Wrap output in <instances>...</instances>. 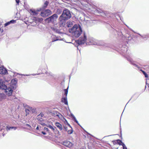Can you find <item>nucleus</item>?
<instances>
[{"label": "nucleus", "instance_id": "nucleus-38", "mask_svg": "<svg viewBox=\"0 0 149 149\" xmlns=\"http://www.w3.org/2000/svg\"><path fill=\"white\" fill-rule=\"evenodd\" d=\"M44 130L47 131H49V130L48 129V128L45 127L44 128Z\"/></svg>", "mask_w": 149, "mask_h": 149}, {"label": "nucleus", "instance_id": "nucleus-29", "mask_svg": "<svg viewBox=\"0 0 149 149\" xmlns=\"http://www.w3.org/2000/svg\"><path fill=\"white\" fill-rule=\"evenodd\" d=\"M141 71H142L143 74L145 76V77L146 78H148V74L146 73V72L145 71L143 70H141Z\"/></svg>", "mask_w": 149, "mask_h": 149}, {"label": "nucleus", "instance_id": "nucleus-31", "mask_svg": "<svg viewBox=\"0 0 149 149\" xmlns=\"http://www.w3.org/2000/svg\"><path fill=\"white\" fill-rule=\"evenodd\" d=\"M61 102H62L64 103L65 104V97H63L61 100Z\"/></svg>", "mask_w": 149, "mask_h": 149}, {"label": "nucleus", "instance_id": "nucleus-58", "mask_svg": "<svg viewBox=\"0 0 149 149\" xmlns=\"http://www.w3.org/2000/svg\"><path fill=\"white\" fill-rule=\"evenodd\" d=\"M65 3H69L68 2H65Z\"/></svg>", "mask_w": 149, "mask_h": 149}, {"label": "nucleus", "instance_id": "nucleus-15", "mask_svg": "<svg viewBox=\"0 0 149 149\" xmlns=\"http://www.w3.org/2000/svg\"><path fill=\"white\" fill-rule=\"evenodd\" d=\"M121 52L123 53H126L127 51V47L125 45L122 46L120 49Z\"/></svg>", "mask_w": 149, "mask_h": 149}, {"label": "nucleus", "instance_id": "nucleus-56", "mask_svg": "<svg viewBox=\"0 0 149 149\" xmlns=\"http://www.w3.org/2000/svg\"><path fill=\"white\" fill-rule=\"evenodd\" d=\"M67 42V43H69L68 42ZM69 43H71V42H69Z\"/></svg>", "mask_w": 149, "mask_h": 149}, {"label": "nucleus", "instance_id": "nucleus-16", "mask_svg": "<svg viewBox=\"0 0 149 149\" xmlns=\"http://www.w3.org/2000/svg\"><path fill=\"white\" fill-rule=\"evenodd\" d=\"M72 145L73 144L71 142L68 141H66V147L70 148L72 147Z\"/></svg>", "mask_w": 149, "mask_h": 149}, {"label": "nucleus", "instance_id": "nucleus-5", "mask_svg": "<svg viewBox=\"0 0 149 149\" xmlns=\"http://www.w3.org/2000/svg\"><path fill=\"white\" fill-rule=\"evenodd\" d=\"M65 10H64L63 13L59 18V23L61 26H64L65 25V13L64 11Z\"/></svg>", "mask_w": 149, "mask_h": 149}, {"label": "nucleus", "instance_id": "nucleus-25", "mask_svg": "<svg viewBox=\"0 0 149 149\" xmlns=\"http://www.w3.org/2000/svg\"><path fill=\"white\" fill-rule=\"evenodd\" d=\"M17 84V79H13L11 81V82L10 83V84Z\"/></svg>", "mask_w": 149, "mask_h": 149}, {"label": "nucleus", "instance_id": "nucleus-13", "mask_svg": "<svg viewBox=\"0 0 149 149\" xmlns=\"http://www.w3.org/2000/svg\"><path fill=\"white\" fill-rule=\"evenodd\" d=\"M7 72V70L5 68L3 67H0V74H5Z\"/></svg>", "mask_w": 149, "mask_h": 149}, {"label": "nucleus", "instance_id": "nucleus-43", "mask_svg": "<svg viewBox=\"0 0 149 149\" xmlns=\"http://www.w3.org/2000/svg\"><path fill=\"white\" fill-rule=\"evenodd\" d=\"M42 133L44 135H45L46 134V133H45V132H42Z\"/></svg>", "mask_w": 149, "mask_h": 149}, {"label": "nucleus", "instance_id": "nucleus-6", "mask_svg": "<svg viewBox=\"0 0 149 149\" xmlns=\"http://www.w3.org/2000/svg\"><path fill=\"white\" fill-rule=\"evenodd\" d=\"M52 14L51 11L49 9L45 10L41 12L40 15L43 17H45Z\"/></svg>", "mask_w": 149, "mask_h": 149}, {"label": "nucleus", "instance_id": "nucleus-50", "mask_svg": "<svg viewBox=\"0 0 149 149\" xmlns=\"http://www.w3.org/2000/svg\"><path fill=\"white\" fill-rule=\"evenodd\" d=\"M70 1V0H66V1Z\"/></svg>", "mask_w": 149, "mask_h": 149}, {"label": "nucleus", "instance_id": "nucleus-14", "mask_svg": "<svg viewBox=\"0 0 149 149\" xmlns=\"http://www.w3.org/2000/svg\"><path fill=\"white\" fill-rule=\"evenodd\" d=\"M117 142L120 145H121L123 146V149H127L125 145L123 143L121 140L118 139L117 140Z\"/></svg>", "mask_w": 149, "mask_h": 149}, {"label": "nucleus", "instance_id": "nucleus-22", "mask_svg": "<svg viewBox=\"0 0 149 149\" xmlns=\"http://www.w3.org/2000/svg\"><path fill=\"white\" fill-rule=\"evenodd\" d=\"M127 60L130 61V63L132 64V65L135 66L136 67H138V65L135 63H134L132 59H130V58H128L127 59Z\"/></svg>", "mask_w": 149, "mask_h": 149}, {"label": "nucleus", "instance_id": "nucleus-23", "mask_svg": "<svg viewBox=\"0 0 149 149\" xmlns=\"http://www.w3.org/2000/svg\"><path fill=\"white\" fill-rule=\"evenodd\" d=\"M10 87L9 88H10L12 90V89H15L17 87V84H10Z\"/></svg>", "mask_w": 149, "mask_h": 149}, {"label": "nucleus", "instance_id": "nucleus-21", "mask_svg": "<svg viewBox=\"0 0 149 149\" xmlns=\"http://www.w3.org/2000/svg\"><path fill=\"white\" fill-rule=\"evenodd\" d=\"M6 97V96L4 94L0 93V100L5 99Z\"/></svg>", "mask_w": 149, "mask_h": 149}, {"label": "nucleus", "instance_id": "nucleus-35", "mask_svg": "<svg viewBox=\"0 0 149 149\" xmlns=\"http://www.w3.org/2000/svg\"><path fill=\"white\" fill-rule=\"evenodd\" d=\"M44 116V114L43 113H40V114L38 116V117H39L40 116L41 117H43Z\"/></svg>", "mask_w": 149, "mask_h": 149}, {"label": "nucleus", "instance_id": "nucleus-48", "mask_svg": "<svg viewBox=\"0 0 149 149\" xmlns=\"http://www.w3.org/2000/svg\"><path fill=\"white\" fill-rule=\"evenodd\" d=\"M80 149H85V148L84 147H81Z\"/></svg>", "mask_w": 149, "mask_h": 149}, {"label": "nucleus", "instance_id": "nucleus-10", "mask_svg": "<svg viewBox=\"0 0 149 149\" xmlns=\"http://www.w3.org/2000/svg\"><path fill=\"white\" fill-rule=\"evenodd\" d=\"M53 116L54 117L57 118H58L61 119H62L63 118V116L58 112L56 111H53Z\"/></svg>", "mask_w": 149, "mask_h": 149}, {"label": "nucleus", "instance_id": "nucleus-51", "mask_svg": "<svg viewBox=\"0 0 149 149\" xmlns=\"http://www.w3.org/2000/svg\"><path fill=\"white\" fill-rule=\"evenodd\" d=\"M64 95H65V89L64 90Z\"/></svg>", "mask_w": 149, "mask_h": 149}, {"label": "nucleus", "instance_id": "nucleus-36", "mask_svg": "<svg viewBox=\"0 0 149 149\" xmlns=\"http://www.w3.org/2000/svg\"><path fill=\"white\" fill-rule=\"evenodd\" d=\"M68 87H69V86H68V87L67 89H66V97L67 96V95Z\"/></svg>", "mask_w": 149, "mask_h": 149}, {"label": "nucleus", "instance_id": "nucleus-17", "mask_svg": "<svg viewBox=\"0 0 149 149\" xmlns=\"http://www.w3.org/2000/svg\"><path fill=\"white\" fill-rule=\"evenodd\" d=\"M70 114V116L72 118L73 120L78 125H79L80 126V124H79L77 120L76 119V118L74 116V115L72 113H71Z\"/></svg>", "mask_w": 149, "mask_h": 149}, {"label": "nucleus", "instance_id": "nucleus-41", "mask_svg": "<svg viewBox=\"0 0 149 149\" xmlns=\"http://www.w3.org/2000/svg\"><path fill=\"white\" fill-rule=\"evenodd\" d=\"M117 15V16L118 17H119V18H120V19L122 21V18H121V17L120 16H118V15Z\"/></svg>", "mask_w": 149, "mask_h": 149}, {"label": "nucleus", "instance_id": "nucleus-7", "mask_svg": "<svg viewBox=\"0 0 149 149\" xmlns=\"http://www.w3.org/2000/svg\"><path fill=\"white\" fill-rule=\"evenodd\" d=\"M58 16L56 14H54L49 17L47 18L45 21L48 23L54 21V20L56 19Z\"/></svg>", "mask_w": 149, "mask_h": 149}, {"label": "nucleus", "instance_id": "nucleus-40", "mask_svg": "<svg viewBox=\"0 0 149 149\" xmlns=\"http://www.w3.org/2000/svg\"><path fill=\"white\" fill-rule=\"evenodd\" d=\"M41 125L43 126H47V125L46 124H45V123H42V124H41Z\"/></svg>", "mask_w": 149, "mask_h": 149}, {"label": "nucleus", "instance_id": "nucleus-19", "mask_svg": "<svg viewBox=\"0 0 149 149\" xmlns=\"http://www.w3.org/2000/svg\"><path fill=\"white\" fill-rule=\"evenodd\" d=\"M67 123V124H68V125L70 127V128H71V129H70L69 130H68V131H67V132H68V134H71L72 133V132H73V130H72V127H71L70 126V124H69L68 123V122L67 121V120H66V123Z\"/></svg>", "mask_w": 149, "mask_h": 149}, {"label": "nucleus", "instance_id": "nucleus-26", "mask_svg": "<svg viewBox=\"0 0 149 149\" xmlns=\"http://www.w3.org/2000/svg\"><path fill=\"white\" fill-rule=\"evenodd\" d=\"M138 34L139 35L141 36V37L143 39H147V38L148 37V35H145L142 36L139 33Z\"/></svg>", "mask_w": 149, "mask_h": 149}, {"label": "nucleus", "instance_id": "nucleus-45", "mask_svg": "<svg viewBox=\"0 0 149 149\" xmlns=\"http://www.w3.org/2000/svg\"><path fill=\"white\" fill-rule=\"evenodd\" d=\"M58 40V39H56V40H53L52 41H53V42L55 41H56V40Z\"/></svg>", "mask_w": 149, "mask_h": 149}, {"label": "nucleus", "instance_id": "nucleus-61", "mask_svg": "<svg viewBox=\"0 0 149 149\" xmlns=\"http://www.w3.org/2000/svg\"><path fill=\"white\" fill-rule=\"evenodd\" d=\"M129 102V101H128V102H127V104L128 103V102Z\"/></svg>", "mask_w": 149, "mask_h": 149}, {"label": "nucleus", "instance_id": "nucleus-24", "mask_svg": "<svg viewBox=\"0 0 149 149\" xmlns=\"http://www.w3.org/2000/svg\"><path fill=\"white\" fill-rule=\"evenodd\" d=\"M15 22V20H12L10 22H9L6 23L5 24L4 26H8L11 23H14Z\"/></svg>", "mask_w": 149, "mask_h": 149}, {"label": "nucleus", "instance_id": "nucleus-33", "mask_svg": "<svg viewBox=\"0 0 149 149\" xmlns=\"http://www.w3.org/2000/svg\"><path fill=\"white\" fill-rule=\"evenodd\" d=\"M25 112L26 114V116H27V114H28L30 112V111L28 109H26L25 110Z\"/></svg>", "mask_w": 149, "mask_h": 149}, {"label": "nucleus", "instance_id": "nucleus-30", "mask_svg": "<svg viewBox=\"0 0 149 149\" xmlns=\"http://www.w3.org/2000/svg\"><path fill=\"white\" fill-rule=\"evenodd\" d=\"M17 128L15 127H7V130H10V129H13L14 130H16Z\"/></svg>", "mask_w": 149, "mask_h": 149}, {"label": "nucleus", "instance_id": "nucleus-37", "mask_svg": "<svg viewBox=\"0 0 149 149\" xmlns=\"http://www.w3.org/2000/svg\"><path fill=\"white\" fill-rule=\"evenodd\" d=\"M43 20V18H39V22H41Z\"/></svg>", "mask_w": 149, "mask_h": 149}, {"label": "nucleus", "instance_id": "nucleus-54", "mask_svg": "<svg viewBox=\"0 0 149 149\" xmlns=\"http://www.w3.org/2000/svg\"><path fill=\"white\" fill-rule=\"evenodd\" d=\"M5 135V134H3V136H4V135Z\"/></svg>", "mask_w": 149, "mask_h": 149}, {"label": "nucleus", "instance_id": "nucleus-63", "mask_svg": "<svg viewBox=\"0 0 149 149\" xmlns=\"http://www.w3.org/2000/svg\"><path fill=\"white\" fill-rule=\"evenodd\" d=\"M129 102V101H128V102H127V104L128 103V102Z\"/></svg>", "mask_w": 149, "mask_h": 149}, {"label": "nucleus", "instance_id": "nucleus-55", "mask_svg": "<svg viewBox=\"0 0 149 149\" xmlns=\"http://www.w3.org/2000/svg\"><path fill=\"white\" fill-rule=\"evenodd\" d=\"M65 130H66V131H67V128L66 127Z\"/></svg>", "mask_w": 149, "mask_h": 149}, {"label": "nucleus", "instance_id": "nucleus-42", "mask_svg": "<svg viewBox=\"0 0 149 149\" xmlns=\"http://www.w3.org/2000/svg\"><path fill=\"white\" fill-rule=\"evenodd\" d=\"M16 1L17 3L18 4L19 3V0H15Z\"/></svg>", "mask_w": 149, "mask_h": 149}, {"label": "nucleus", "instance_id": "nucleus-60", "mask_svg": "<svg viewBox=\"0 0 149 149\" xmlns=\"http://www.w3.org/2000/svg\"><path fill=\"white\" fill-rule=\"evenodd\" d=\"M129 102V101H128V102H127V104L128 103V102Z\"/></svg>", "mask_w": 149, "mask_h": 149}, {"label": "nucleus", "instance_id": "nucleus-57", "mask_svg": "<svg viewBox=\"0 0 149 149\" xmlns=\"http://www.w3.org/2000/svg\"><path fill=\"white\" fill-rule=\"evenodd\" d=\"M68 109H69V111H70V109H69V108H68Z\"/></svg>", "mask_w": 149, "mask_h": 149}, {"label": "nucleus", "instance_id": "nucleus-62", "mask_svg": "<svg viewBox=\"0 0 149 149\" xmlns=\"http://www.w3.org/2000/svg\"><path fill=\"white\" fill-rule=\"evenodd\" d=\"M129 102V101H128V102H127V104L128 103V102Z\"/></svg>", "mask_w": 149, "mask_h": 149}, {"label": "nucleus", "instance_id": "nucleus-34", "mask_svg": "<svg viewBox=\"0 0 149 149\" xmlns=\"http://www.w3.org/2000/svg\"><path fill=\"white\" fill-rule=\"evenodd\" d=\"M146 84H148V86L149 88V79H146Z\"/></svg>", "mask_w": 149, "mask_h": 149}, {"label": "nucleus", "instance_id": "nucleus-47", "mask_svg": "<svg viewBox=\"0 0 149 149\" xmlns=\"http://www.w3.org/2000/svg\"><path fill=\"white\" fill-rule=\"evenodd\" d=\"M65 142H62V144L63 145H65V144H65Z\"/></svg>", "mask_w": 149, "mask_h": 149}, {"label": "nucleus", "instance_id": "nucleus-64", "mask_svg": "<svg viewBox=\"0 0 149 149\" xmlns=\"http://www.w3.org/2000/svg\"><path fill=\"white\" fill-rule=\"evenodd\" d=\"M111 135H110L109 136H111Z\"/></svg>", "mask_w": 149, "mask_h": 149}, {"label": "nucleus", "instance_id": "nucleus-18", "mask_svg": "<svg viewBox=\"0 0 149 149\" xmlns=\"http://www.w3.org/2000/svg\"><path fill=\"white\" fill-rule=\"evenodd\" d=\"M48 3L47 1H46L44 3V4L43 6L41 8H40L39 10H38V11H40L41 10L45 9L47 7V6L48 5Z\"/></svg>", "mask_w": 149, "mask_h": 149}, {"label": "nucleus", "instance_id": "nucleus-2", "mask_svg": "<svg viewBox=\"0 0 149 149\" xmlns=\"http://www.w3.org/2000/svg\"><path fill=\"white\" fill-rule=\"evenodd\" d=\"M0 89L5 90V93L8 96L12 95L13 90L10 88H7L5 81L1 79H0Z\"/></svg>", "mask_w": 149, "mask_h": 149}, {"label": "nucleus", "instance_id": "nucleus-9", "mask_svg": "<svg viewBox=\"0 0 149 149\" xmlns=\"http://www.w3.org/2000/svg\"><path fill=\"white\" fill-rule=\"evenodd\" d=\"M98 45L100 46H102L104 48H113V46L109 44H106L102 42H100Z\"/></svg>", "mask_w": 149, "mask_h": 149}, {"label": "nucleus", "instance_id": "nucleus-12", "mask_svg": "<svg viewBox=\"0 0 149 149\" xmlns=\"http://www.w3.org/2000/svg\"><path fill=\"white\" fill-rule=\"evenodd\" d=\"M74 22L72 20L67 21L66 23V27L69 29V27H72L73 25Z\"/></svg>", "mask_w": 149, "mask_h": 149}, {"label": "nucleus", "instance_id": "nucleus-27", "mask_svg": "<svg viewBox=\"0 0 149 149\" xmlns=\"http://www.w3.org/2000/svg\"><path fill=\"white\" fill-rule=\"evenodd\" d=\"M39 18L36 17H33V20L35 21L36 23L39 22Z\"/></svg>", "mask_w": 149, "mask_h": 149}, {"label": "nucleus", "instance_id": "nucleus-53", "mask_svg": "<svg viewBox=\"0 0 149 149\" xmlns=\"http://www.w3.org/2000/svg\"><path fill=\"white\" fill-rule=\"evenodd\" d=\"M115 17H116V18L117 19V20H118V18H117V16L116 15H115Z\"/></svg>", "mask_w": 149, "mask_h": 149}, {"label": "nucleus", "instance_id": "nucleus-39", "mask_svg": "<svg viewBox=\"0 0 149 149\" xmlns=\"http://www.w3.org/2000/svg\"><path fill=\"white\" fill-rule=\"evenodd\" d=\"M66 105H68V102L66 97Z\"/></svg>", "mask_w": 149, "mask_h": 149}, {"label": "nucleus", "instance_id": "nucleus-20", "mask_svg": "<svg viewBox=\"0 0 149 149\" xmlns=\"http://www.w3.org/2000/svg\"><path fill=\"white\" fill-rule=\"evenodd\" d=\"M55 125L58 128H59L60 130H62L63 129L61 125L58 123H55Z\"/></svg>", "mask_w": 149, "mask_h": 149}, {"label": "nucleus", "instance_id": "nucleus-4", "mask_svg": "<svg viewBox=\"0 0 149 149\" xmlns=\"http://www.w3.org/2000/svg\"><path fill=\"white\" fill-rule=\"evenodd\" d=\"M111 30L113 31L114 33H115V32H116L118 35L121 36L122 34L120 28L119 26L113 25V26H111Z\"/></svg>", "mask_w": 149, "mask_h": 149}, {"label": "nucleus", "instance_id": "nucleus-52", "mask_svg": "<svg viewBox=\"0 0 149 149\" xmlns=\"http://www.w3.org/2000/svg\"><path fill=\"white\" fill-rule=\"evenodd\" d=\"M12 97H13V98L14 99L15 98V97L14 96H11Z\"/></svg>", "mask_w": 149, "mask_h": 149}, {"label": "nucleus", "instance_id": "nucleus-28", "mask_svg": "<svg viewBox=\"0 0 149 149\" xmlns=\"http://www.w3.org/2000/svg\"><path fill=\"white\" fill-rule=\"evenodd\" d=\"M47 126L50 128L53 131H54L55 130V127H54L50 125H47Z\"/></svg>", "mask_w": 149, "mask_h": 149}, {"label": "nucleus", "instance_id": "nucleus-49", "mask_svg": "<svg viewBox=\"0 0 149 149\" xmlns=\"http://www.w3.org/2000/svg\"><path fill=\"white\" fill-rule=\"evenodd\" d=\"M27 125L28 126H29V127H31L30 125H29V124H27Z\"/></svg>", "mask_w": 149, "mask_h": 149}, {"label": "nucleus", "instance_id": "nucleus-3", "mask_svg": "<svg viewBox=\"0 0 149 149\" xmlns=\"http://www.w3.org/2000/svg\"><path fill=\"white\" fill-rule=\"evenodd\" d=\"M86 36L85 35V33H84V36L83 37L80 38L78 40H76L75 41V43L74 44V45L76 46V44L78 45L77 46V48L78 49H79V48L78 47L79 45H81L84 44L86 40Z\"/></svg>", "mask_w": 149, "mask_h": 149}, {"label": "nucleus", "instance_id": "nucleus-44", "mask_svg": "<svg viewBox=\"0 0 149 149\" xmlns=\"http://www.w3.org/2000/svg\"><path fill=\"white\" fill-rule=\"evenodd\" d=\"M61 84L62 85H64V80L61 82Z\"/></svg>", "mask_w": 149, "mask_h": 149}, {"label": "nucleus", "instance_id": "nucleus-32", "mask_svg": "<svg viewBox=\"0 0 149 149\" xmlns=\"http://www.w3.org/2000/svg\"><path fill=\"white\" fill-rule=\"evenodd\" d=\"M31 13H33V15H37L38 14L37 12L34 10H31Z\"/></svg>", "mask_w": 149, "mask_h": 149}, {"label": "nucleus", "instance_id": "nucleus-8", "mask_svg": "<svg viewBox=\"0 0 149 149\" xmlns=\"http://www.w3.org/2000/svg\"><path fill=\"white\" fill-rule=\"evenodd\" d=\"M97 22L96 20H88L86 21V24L88 26H93Z\"/></svg>", "mask_w": 149, "mask_h": 149}, {"label": "nucleus", "instance_id": "nucleus-46", "mask_svg": "<svg viewBox=\"0 0 149 149\" xmlns=\"http://www.w3.org/2000/svg\"><path fill=\"white\" fill-rule=\"evenodd\" d=\"M36 130H39V127L38 126H37L36 128Z\"/></svg>", "mask_w": 149, "mask_h": 149}, {"label": "nucleus", "instance_id": "nucleus-11", "mask_svg": "<svg viewBox=\"0 0 149 149\" xmlns=\"http://www.w3.org/2000/svg\"><path fill=\"white\" fill-rule=\"evenodd\" d=\"M71 12L68 10L66 8V20L71 18Z\"/></svg>", "mask_w": 149, "mask_h": 149}, {"label": "nucleus", "instance_id": "nucleus-59", "mask_svg": "<svg viewBox=\"0 0 149 149\" xmlns=\"http://www.w3.org/2000/svg\"><path fill=\"white\" fill-rule=\"evenodd\" d=\"M63 148H63V149H64V148H65V147H63Z\"/></svg>", "mask_w": 149, "mask_h": 149}, {"label": "nucleus", "instance_id": "nucleus-1", "mask_svg": "<svg viewBox=\"0 0 149 149\" xmlns=\"http://www.w3.org/2000/svg\"><path fill=\"white\" fill-rule=\"evenodd\" d=\"M69 32L71 33L73 37L78 38L82 32L80 26L79 24H74L71 28L68 29Z\"/></svg>", "mask_w": 149, "mask_h": 149}]
</instances>
